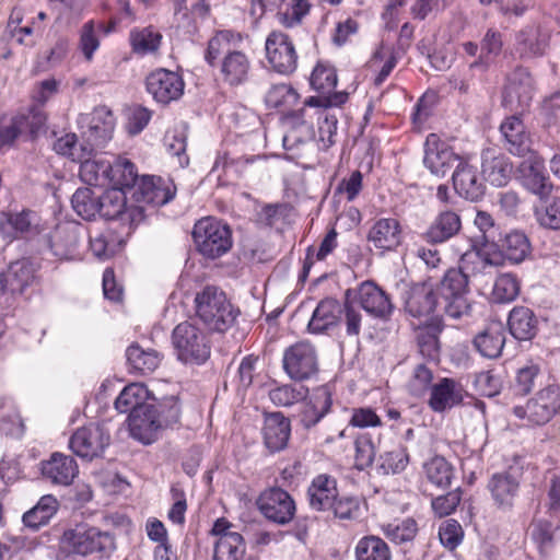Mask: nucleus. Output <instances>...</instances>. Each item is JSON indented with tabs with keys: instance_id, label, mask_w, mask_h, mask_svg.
<instances>
[{
	"instance_id": "f257e3e1",
	"label": "nucleus",
	"mask_w": 560,
	"mask_h": 560,
	"mask_svg": "<svg viewBox=\"0 0 560 560\" xmlns=\"http://www.w3.org/2000/svg\"><path fill=\"white\" fill-rule=\"evenodd\" d=\"M197 318L212 332L224 334L236 322L240 310L228 299L225 292L215 285H206L197 291L194 299Z\"/></svg>"
},
{
	"instance_id": "f03ea898",
	"label": "nucleus",
	"mask_w": 560,
	"mask_h": 560,
	"mask_svg": "<svg viewBox=\"0 0 560 560\" xmlns=\"http://www.w3.org/2000/svg\"><path fill=\"white\" fill-rule=\"evenodd\" d=\"M61 549L68 555L109 559L116 550L113 533L88 523H79L63 532Z\"/></svg>"
},
{
	"instance_id": "7ed1b4c3",
	"label": "nucleus",
	"mask_w": 560,
	"mask_h": 560,
	"mask_svg": "<svg viewBox=\"0 0 560 560\" xmlns=\"http://www.w3.org/2000/svg\"><path fill=\"white\" fill-rule=\"evenodd\" d=\"M172 346L177 361L186 365H201L211 354V343L206 331L187 320L173 329Z\"/></svg>"
},
{
	"instance_id": "20e7f679",
	"label": "nucleus",
	"mask_w": 560,
	"mask_h": 560,
	"mask_svg": "<svg viewBox=\"0 0 560 560\" xmlns=\"http://www.w3.org/2000/svg\"><path fill=\"white\" fill-rule=\"evenodd\" d=\"M468 275L463 269L451 268L436 285L438 294L443 303L444 313L454 319L462 318L470 313L467 300Z\"/></svg>"
},
{
	"instance_id": "39448f33",
	"label": "nucleus",
	"mask_w": 560,
	"mask_h": 560,
	"mask_svg": "<svg viewBox=\"0 0 560 560\" xmlns=\"http://www.w3.org/2000/svg\"><path fill=\"white\" fill-rule=\"evenodd\" d=\"M560 411V387L551 384L541 388L525 405H516L512 413L530 425H544Z\"/></svg>"
},
{
	"instance_id": "423d86ee",
	"label": "nucleus",
	"mask_w": 560,
	"mask_h": 560,
	"mask_svg": "<svg viewBox=\"0 0 560 560\" xmlns=\"http://www.w3.org/2000/svg\"><path fill=\"white\" fill-rule=\"evenodd\" d=\"M192 237L198 250L208 258H217L232 247V233L228 224L214 218H203L194 226Z\"/></svg>"
},
{
	"instance_id": "0eeeda50",
	"label": "nucleus",
	"mask_w": 560,
	"mask_h": 560,
	"mask_svg": "<svg viewBox=\"0 0 560 560\" xmlns=\"http://www.w3.org/2000/svg\"><path fill=\"white\" fill-rule=\"evenodd\" d=\"M348 93L340 91L332 95H316L305 100V105L314 107L318 120V138L322 148L327 150L336 142L338 117L332 107H339L348 101Z\"/></svg>"
},
{
	"instance_id": "6e6552de",
	"label": "nucleus",
	"mask_w": 560,
	"mask_h": 560,
	"mask_svg": "<svg viewBox=\"0 0 560 560\" xmlns=\"http://www.w3.org/2000/svg\"><path fill=\"white\" fill-rule=\"evenodd\" d=\"M282 363L284 372L293 381H307L318 373L317 351L308 341H299L287 348Z\"/></svg>"
},
{
	"instance_id": "1a4fd4ad",
	"label": "nucleus",
	"mask_w": 560,
	"mask_h": 560,
	"mask_svg": "<svg viewBox=\"0 0 560 560\" xmlns=\"http://www.w3.org/2000/svg\"><path fill=\"white\" fill-rule=\"evenodd\" d=\"M47 116L38 106L13 116L8 125L0 127V149L11 147L19 137H37L46 130Z\"/></svg>"
},
{
	"instance_id": "9d476101",
	"label": "nucleus",
	"mask_w": 560,
	"mask_h": 560,
	"mask_svg": "<svg viewBox=\"0 0 560 560\" xmlns=\"http://www.w3.org/2000/svg\"><path fill=\"white\" fill-rule=\"evenodd\" d=\"M256 504L268 521L278 525L289 524L296 512L293 498L279 487L264 490L257 498Z\"/></svg>"
},
{
	"instance_id": "9b49d317",
	"label": "nucleus",
	"mask_w": 560,
	"mask_h": 560,
	"mask_svg": "<svg viewBox=\"0 0 560 560\" xmlns=\"http://www.w3.org/2000/svg\"><path fill=\"white\" fill-rule=\"evenodd\" d=\"M266 58L270 67L280 74H291L298 67V54L289 35L272 31L265 43Z\"/></svg>"
},
{
	"instance_id": "f8f14e48",
	"label": "nucleus",
	"mask_w": 560,
	"mask_h": 560,
	"mask_svg": "<svg viewBox=\"0 0 560 560\" xmlns=\"http://www.w3.org/2000/svg\"><path fill=\"white\" fill-rule=\"evenodd\" d=\"M405 311L412 317H430L443 305L435 283L423 281L409 285L402 295Z\"/></svg>"
},
{
	"instance_id": "ddd939ff",
	"label": "nucleus",
	"mask_w": 560,
	"mask_h": 560,
	"mask_svg": "<svg viewBox=\"0 0 560 560\" xmlns=\"http://www.w3.org/2000/svg\"><path fill=\"white\" fill-rule=\"evenodd\" d=\"M534 80L527 69L518 67L508 77L503 90L502 104L514 112L525 110L534 96Z\"/></svg>"
},
{
	"instance_id": "4468645a",
	"label": "nucleus",
	"mask_w": 560,
	"mask_h": 560,
	"mask_svg": "<svg viewBox=\"0 0 560 560\" xmlns=\"http://www.w3.org/2000/svg\"><path fill=\"white\" fill-rule=\"evenodd\" d=\"M81 121L86 124V129L82 131L86 145H81V149L88 151V154H92L94 148H103L112 139L115 117L107 107H96Z\"/></svg>"
},
{
	"instance_id": "2eb2a0df",
	"label": "nucleus",
	"mask_w": 560,
	"mask_h": 560,
	"mask_svg": "<svg viewBox=\"0 0 560 560\" xmlns=\"http://www.w3.org/2000/svg\"><path fill=\"white\" fill-rule=\"evenodd\" d=\"M351 290V301L359 304L369 315L383 322L390 318L394 304L389 295L374 282L364 281Z\"/></svg>"
},
{
	"instance_id": "dca6fc26",
	"label": "nucleus",
	"mask_w": 560,
	"mask_h": 560,
	"mask_svg": "<svg viewBox=\"0 0 560 560\" xmlns=\"http://www.w3.org/2000/svg\"><path fill=\"white\" fill-rule=\"evenodd\" d=\"M467 155L457 154L451 145L436 133H430L424 143L423 164L431 174L438 177H444L446 173L460 160H465Z\"/></svg>"
},
{
	"instance_id": "f3484780",
	"label": "nucleus",
	"mask_w": 560,
	"mask_h": 560,
	"mask_svg": "<svg viewBox=\"0 0 560 560\" xmlns=\"http://www.w3.org/2000/svg\"><path fill=\"white\" fill-rule=\"evenodd\" d=\"M109 434L98 424L78 429L69 441L72 452L79 457L93 459L103 454L109 444Z\"/></svg>"
},
{
	"instance_id": "a211bd4d",
	"label": "nucleus",
	"mask_w": 560,
	"mask_h": 560,
	"mask_svg": "<svg viewBox=\"0 0 560 560\" xmlns=\"http://www.w3.org/2000/svg\"><path fill=\"white\" fill-rule=\"evenodd\" d=\"M145 86L155 102L166 105L183 95L185 83L177 72L158 69L147 77Z\"/></svg>"
},
{
	"instance_id": "6ab92c4d",
	"label": "nucleus",
	"mask_w": 560,
	"mask_h": 560,
	"mask_svg": "<svg viewBox=\"0 0 560 560\" xmlns=\"http://www.w3.org/2000/svg\"><path fill=\"white\" fill-rule=\"evenodd\" d=\"M132 189L133 197L138 202L153 206L166 205L173 200L176 194L174 183L160 176H142L138 178Z\"/></svg>"
},
{
	"instance_id": "aec40b11",
	"label": "nucleus",
	"mask_w": 560,
	"mask_h": 560,
	"mask_svg": "<svg viewBox=\"0 0 560 560\" xmlns=\"http://www.w3.org/2000/svg\"><path fill=\"white\" fill-rule=\"evenodd\" d=\"M517 178L525 189L540 199L547 198L553 188L542 161L534 153L528 154V158L518 165Z\"/></svg>"
},
{
	"instance_id": "412c9836",
	"label": "nucleus",
	"mask_w": 560,
	"mask_h": 560,
	"mask_svg": "<svg viewBox=\"0 0 560 560\" xmlns=\"http://www.w3.org/2000/svg\"><path fill=\"white\" fill-rule=\"evenodd\" d=\"M311 109H314V107L304 104L302 108L289 112L284 116L283 122L289 127L282 139L285 150H293L313 138L314 122L313 115L310 114Z\"/></svg>"
},
{
	"instance_id": "4be33fe9",
	"label": "nucleus",
	"mask_w": 560,
	"mask_h": 560,
	"mask_svg": "<svg viewBox=\"0 0 560 560\" xmlns=\"http://www.w3.org/2000/svg\"><path fill=\"white\" fill-rule=\"evenodd\" d=\"M453 187L458 196L478 201L485 195V185L478 175L477 167L470 163L469 156L460 160L452 175Z\"/></svg>"
},
{
	"instance_id": "5701e85b",
	"label": "nucleus",
	"mask_w": 560,
	"mask_h": 560,
	"mask_svg": "<svg viewBox=\"0 0 560 560\" xmlns=\"http://www.w3.org/2000/svg\"><path fill=\"white\" fill-rule=\"evenodd\" d=\"M460 230L459 213L453 209H443L434 217L422 238L432 245L442 244L457 235Z\"/></svg>"
},
{
	"instance_id": "b1692460",
	"label": "nucleus",
	"mask_w": 560,
	"mask_h": 560,
	"mask_svg": "<svg viewBox=\"0 0 560 560\" xmlns=\"http://www.w3.org/2000/svg\"><path fill=\"white\" fill-rule=\"evenodd\" d=\"M79 472L75 459L59 452L52 453L49 459L42 463V474L54 485L69 486Z\"/></svg>"
},
{
	"instance_id": "393cba45",
	"label": "nucleus",
	"mask_w": 560,
	"mask_h": 560,
	"mask_svg": "<svg viewBox=\"0 0 560 560\" xmlns=\"http://www.w3.org/2000/svg\"><path fill=\"white\" fill-rule=\"evenodd\" d=\"M291 423L281 412L267 413L264 419L262 438L265 446L271 452H280L288 445Z\"/></svg>"
},
{
	"instance_id": "a878e982",
	"label": "nucleus",
	"mask_w": 560,
	"mask_h": 560,
	"mask_svg": "<svg viewBox=\"0 0 560 560\" xmlns=\"http://www.w3.org/2000/svg\"><path fill=\"white\" fill-rule=\"evenodd\" d=\"M505 149L513 155L526 156L533 153L530 138L522 119L513 115L504 119L500 126Z\"/></svg>"
},
{
	"instance_id": "bb28decb",
	"label": "nucleus",
	"mask_w": 560,
	"mask_h": 560,
	"mask_svg": "<svg viewBox=\"0 0 560 560\" xmlns=\"http://www.w3.org/2000/svg\"><path fill=\"white\" fill-rule=\"evenodd\" d=\"M252 69L249 57L241 50L229 49L220 61L222 80L230 86H237L248 80Z\"/></svg>"
},
{
	"instance_id": "cd10ccee",
	"label": "nucleus",
	"mask_w": 560,
	"mask_h": 560,
	"mask_svg": "<svg viewBox=\"0 0 560 560\" xmlns=\"http://www.w3.org/2000/svg\"><path fill=\"white\" fill-rule=\"evenodd\" d=\"M520 489L518 479L509 471L497 472L488 482V490L498 509L509 511Z\"/></svg>"
},
{
	"instance_id": "c85d7f7f",
	"label": "nucleus",
	"mask_w": 560,
	"mask_h": 560,
	"mask_svg": "<svg viewBox=\"0 0 560 560\" xmlns=\"http://www.w3.org/2000/svg\"><path fill=\"white\" fill-rule=\"evenodd\" d=\"M402 233L399 222L394 218L378 219L368 234V241L383 252L395 250L401 243Z\"/></svg>"
},
{
	"instance_id": "c756f323",
	"label": "nucleus",
	"mask_w": 560,
	"mask_h": 560,
	"mask_svg": "<svg viewBox=\"0 0 560 560\" xmlns=\"http://www.w3.org/2000/svg\"><path fill=\"white\" fill-rule=\"evenodd\" d=\"M154 412L152 405H150L129 415L130 435L135 440L143 444H151L156 441L162 428Z\"/></svg>"
},
{
	"instance_id": "7c9ffc66",
	"label": "nucleus",
	"mask_w": 560,
	"mask_h": 560,
	"mask_svg": "<svg viewBox=\"0 0 560 560\" xmlns=\"http://www.w3.org/2000/svg\"><path fill=\"white\" fill-rule=\"evenodd\" d=\"M549 32L540 25H528L516 36V50L522 58L540 57L549 44Z\"/></svg>"
},
{
	"instance_id": "2f4dec72",
	"label": "nucleus",
	"mask_w": 560,
	"mask_h": 560,
	"mask_svg": "<svg viewBox=\"0 0 560 560\" xmlns=\"http://www.w3.org/2000/svg\"><path fill=\"white\" fill-rule=\"evenodd\" d=\"M462 400V386L453 378L444 377L431 386L428 405L434 412H443L459 405Z\"/></svg>"
},
{
	"instance_id": "473e14b6",
	"label": "nucleus",
	"mask_w": 560,
	"mask_h": 560,
	"mask_svg": "<svg viewBox=\"0 0 560 560\" xmlns=\"http://www.w3.org/2000/svg\"><path fill=\"white\" fill-rule=\"evenodd\" d=\"M338 497L336 479L328 475L316 476L307 488V500L312 510L327 511Z\"/></svg>"
},
{
	"instance_id": "72a5a7b5",
	"label": "nucleus",
	"mask_w": 560,
	"mask_h": 560,
	"mask_svg": "<svg viewBox=\"0 0 560 560\" xmlns=\"http://www.w3.org/2000/svg\"><path fill=\"white\" fill-rule=\"evenodd\" d=\"M511 335L517 340H530L538 331V319L529 307L514 306L508 317Z\"/></svg>"
},
{
	"instance_id": "f704fd0d",
	"label": "nucleus",
	"mask_w": 560,
	"mask_h": 560,
	"mask_svg": "<svg viewBox=\"0 0 560 560\" xmlns=\"http://www.w3.org/2000/svg\"><path fill=\"white\" fill-rule=\"evenodd\" d=\"M342 306L331 298L322 300L313 312L308 323V331L312 334H322L330 327L337 325L341 319Z\"/></svg>"
},
{
	"instance_id": "c9c22d12",
	"label": "nucleus",
	"mask_w": 560,
	"mask_h": 560,
	"mask_svg": "<svg viewBox=\"0 0 560 560\" xmlns=\"http://www.w3.org/2000/svg\"><path fill=\"white\" fill-rule=\"evenodd\" d=\"M475 349L485 358L495 359L501 355L505 345V332L501 324L489 325L472 340Z\"/></svg>"
},
{
	"instance_id": "e433bc0d",
	"label": "nucleus",
	"mask_w": 560,
	"mask_h": 560,
	"mask_svg": "<svg viewBox=\"0 0 560 560\" xmlns=\"http://www.w3.org/2000/svg\"><path fill=\"white\" fill-rule=\"evenodd\" d=\"M79 232V226L74 224H59L49 237V245L54 255L60 259L70 258L78 248Z\"/></svg>"
},
{
	"instance_id": "4c0bfd02",
	"label": "nucleus",
	"mask_w": 560,
	"mask_h": 560,
	"mask_svg": "<svg viewBox=\"0 0 560 560\" xmlns=\"http://www.w3.org/2000/svg\"><path fill=\"white\" fill-rule=\"evenodd\" d=\"M2 278L11 292L23 293L28 285L34 283L36 267L30 259L23 258L11 262Z\"/></svg>"
},
{
	"instance_id": "58836bf2",
	"label": "nucleus",
	"mask_w": 560,
	"mask_h": 560,
	"mask_svg": "<svg viewBox=\"0 0 560 560\" xmlns=\"http://www.w3.org/2000/svg\"><path fill=\"white\" fill-rule=\"evenodd\" d=\"M481 167L485 179L495 187H503L511 179L513 166L503 154L485 153Z\"/></svg>"
},
{
	"instance_id": "ea45409f",
	"label": "nucleus",
	"mask_w": 560,
	"mask_h": 560,
	"mask_svg": "<svg viewBox=\"0 0 560 560\" xmlns=\"http://www.w3.org/2000/svg\"><path fill=\"white\" fill-rule=\"evenodd\" d=\"M126 358L131 372L148 375L154 372L161 363L162 357L154 349H144L138 343L129 346Z\"/></svg>"
},
{
	"instance_id": "a19ab883",
	"label": "nucleus",
	"mask_w": 560,
	"mask_h": 560,
	"mask_svg": "<svg viewBox=\"0 0 560 560\" xmlns=\"http://www.w3.org/2000/svg\"><path fill=\"white\" fill-rule=\"evenodd\" d=\"M331 395L326 388H319L304 405L301 413V423L305 429L316 425L331 408Z\"/></svg>"
},
{
	"instance_id": "79ce46f5",
	"label": "nucleus",
	"mask_w": 560,
	"mask_h": 560,
	"mask_svg": "<svg viewBox=\"0 0 560 560\" xmlns=\"http://www.w3.org/2000/svg\"><path fill=\"white\" fill-rule=\"evenodd\" d=\"M79 175L82 182L90 186H103L108 184V171H110V161L103 156L91 155L79 160Z\"/></svg>"
},
{
	"instance_id": "37998d69",
	"label": "nucleus",
	"mask_w": 560,
	"mask_h": 560,
	"mask_svg": "<svg viewBox=\"0 0 560 560\" xmlns=\"http://www.w3.org/2000/svg\"><path fill=\"white\" fill-rule=\"evenodd\" d=\"M503 47L502 34L493 28H489L480 43L479 57L469 65L470 69H477L486 72L501 54Z\"/></svg>"
},
{
	"instance_id": "c03bdc74",
	"label": "nucleus",
	"mask_w": 560,
	"mask_h": 560,
	"mask_svg": "<svg viewBox=\"0 0 560 560\" xmlns=\"http://www.w3.org/2000/svg\"><path fill=\"white\" fill-rule=\"evenodd\" d=\"M441 331L442 327L439 320L421 326L416 330L419 352L428 361H439L441 352L439 335Z\"/></svg>"
},
{
	"instance_id": "a18cd8bd",
	"label": "nucleus",
	"mask_w": 560,
	"mask_h": 560,
	"mask_svg": "<svg viewBox=\"0 0 560 560\" xmlns=\"http://www.w3.org/2000/svg\"><path fill=\"white\" fill-rule=\"evenodd\" d=\"M138 171L136 165L125 156H116L110 161V171H108V185L119 189H132L138 180Z\"/></svg>"
},
{
	"instance_id": "49530a36",
	"label": "nucleus",
	"mask_w": 560,
	"mask_h": 560,
	"mask_svg": "<svg viewBox=\"0 0 560 560\" xmlns=\"http://www.w3.org/2000/svg\"><path fill=\"white\" fill-rule=\"evenodd\" d=\"M502 253L513 264H520L530 254L528 237L521 231H510L503 237H497Z\"/></svg>"
},
{
	"instance_id": "de8ad7c7",
	"label": "nucleus",
	"mask_w": 560,
	"mask_h": 560,
	"mask_svg": "<svg viewBox=\"0 0 560 560\" xmlns=\"http://www.w3.org/2000/svg\"><path fill=\"white\" fill-rule=\"evenodd\" d=\"M149 395L150 392L143 384L131 383L127 385L116 398L115 408L121 413H135L148 406L145 401Z\"/></svg>"
},
{
	"instance_id": "09e8293b",
	"label": "nucleus",
	"mask_w": 560,
	"mask_h": 560,
	"mask_svg": "<svg viewBox=\"0 0 560 560\" xmlns=\"http://www.w3.org/2000/svg\"><path fill=\"white\" fill-rule=\"evenodd\" d=\"M58 508V500L54 495H43L34 508L24 513L23 523L26 527L38 529L49 522Z\"/></svg>"
},
{
	"instance_id": "8fccbe9b",
	"label": "nucleus",
	"mask_w": 560,
	"mask_h": 560,
	"mask_svg": "<svg viewBox=\"0 0 560 560\" xmlns=\"http://www.w3.org/2000/svg\"><path fill=\"white\" fill-rule=\"evenodd\" d=\"M132 51L139 56L156 52L161 46L162 35L153 27L135 28L130 32Z\"/></svg>"
},
{
	"instance_id": "3c124183",
	"label": "nucleus",
	"mask_w": 560,
	"mask_h": 560,
	"mask_svg": "<svg viewBox=\"0 0 560 560\" xmlns=\"http://www.w3.org/2000/svg\"><path fill=\"white\" fill-rule=\"evenodd\" d=\"M246 544L242 535H225L217 538L213 546V560H242Z\"/></svg>"
},
{
	"instance_id": "603ef678",
	"label": "nucleus",
	"mask_w": 560,
	"mask_h": 560,
	"mask_svg": "<svg viewBox=\"0 0 560 560\" xmlns=\"http://www.w3.org/2000/svg\"><path fill=\"white\" fill-rule=\"evenodd\" d=\"M126 201V192L122 189L110 187L100 196L97 215L106 220H114L124 213Z\"/></svg>"
},
{
	"instance_id": "864d4df0",
	"label": "nucleus",
	"mask_w": 560,
	"mask_h": 560,
	"mask_svg": "<svg viewBox=\"0 0 560 560\" xmlns=\"http://www.w3.org/2000/svg\"><path fill=\"white\" fill-rule=\"evenodd\" d=\"M427 479L434 486L445 489L451 486L454 477L453 466L442 456H434L424 466Z\"/></svg>"
},
{
	"instance_id": "5fc2aeb1",
	"label": "nucleus",
	"mask_w": 560,
	"mask_h": 560,
	"mask_svg": "<svg viewBox=\"0 0 560 560\" xmlns=\"http://www.w3.org/2000/svg\"><path fill=\"white\" fill-rule=\"evenodd\" d=\"M544 373L540 364L529 361L516 372L514 380V389L516 394L527 395L537 385L542 384Z\"/></svg>"
},
{
	"instance_id": "6e6d98bb",
	"label": "nucleus",
	"mask_w": 560,
	"mask_h": 560,
	"mask_svg": "<svg viewBox=\"0 0 560 560\" xmlns=\"http://www.w3.org/2000/svg\"><path fill=\"white\" fill-rule=\"evenodd\" d=\"M355 558L357 560H390V551L382 538L366 536L358 541Z\"/></svg>"
},
{
	"instance_id": "4d7b16f0",
	"label": "nucleus",
	"mask_w": 560,
	"mask_h": 560,
	"mask_svg": "<svg viewBox=\"0 0 560 560\" xmlns=\"http://www.w3.org/2000/svg\"><path fill=\"white\" fill-rule=\"evenodd\" d=\"M468 248L458 253L460 256L458 269H463L465 273H476L485 269L487 266L495 265L497 261L490 258L481 249L470 241H467Z\"/></svg>"
},
{
	"instance_id": "13d9d810",
	"label": "nucleus",
	"mask_w": 560,
	"mask_h": 560,
	"mask_svg": "<svg viewBox=\"0 0 560 560\" xmlns=\"http://www.w3.org/2000/svg\"><path fill=\"white\" fill-rule=\"evenodd\" d=\"M109 28H106L103 23L97 25L94 21H88L80 30L79 48L88 61L93 59L94 52L100 47V33L107 34Z\"/></svg>"
},
{
	"instance_id": "bf43d9fd",
	"label": "nucleus",
	"mask_w": 560,
	"mask_h": 560,
	"mask_svg": "<svg viewBox=\"0 0 560 560\" xmlns=\"http://www.w3.org/2000/svg\"><path fill=\"white\" fill-rule=\"evenodd\" d=\"M311 4L307 0H288L280 10L276 12L278 22L291 28L301 24L304 16L310 12Z\"/></svg>"
},
{
	"instance_id": "052dcab7",
	"label": "nucleus",
	"mask_w": 560,
	"mask_h": 560,
	"mask_svg": "<svg viewBox=\"0 0 560 560\" xmlns=\"http://www.w3.org/2000/svg\"><path fill=\"white\" fill-rule=\"evenodd\" d=\"M100 196L91 188H79L71 198V205L78 215L84 220H93L100 212L97 208Z\"/></svg>"
},
{
	"instance_id": "680f3d73",
	"label": "nucleus",
	"mask_w": 560,
	"mask_h": 560,
	"mask_svg": "<svg viewBox=\"0 0 560 560\" xmlns=\"http://www.w3.org/2000/svg\"><path fill=\"white\" fill-rule=\"evenodd\" d=\"M308 389L305 386L290 384L271 388L268 393L269 399L277 407H290L306 398Z\"/></svg>"
},
{
	"instance_id": "e2e57ef3",
	"label": "nucleus",
	"mask_w": 560,
	"mask_h": 560,
	"mask_svg": "<svg viewBox=\"0 0 560 560\" xmlns=\"http://www.w3.org/2000/svg\"><path fill=\"white\" fill-rule=\"evenodd\" d=\"M38 217L35 212L23 210L19 213L10 214L8 224L14 230V237H33L40 233Z\"/></svg>"
},
{
	"instance_id": "0e129e2a",
	"label": "nucleus",
	"mask_w": 560,
	"mask_h": 560,
	"mask_svg": "<svg viewBox=\"0 0 560 560\" xmlns=\"http://www.w3.org/2000/svg\"><path fill=\"white\" fill-rule=\"evenodd\" d=\"M409 463L407 447L397 445L390 451L384 452L378 458V468L386 475L399 474L406 469Z\"/></svg>"
},
{
	"instance_id": "69168bd1",
	"label": "nucleus",
	"mask_w": 560,
	"mask_h": 560,
	"mask_svg": "<svg viewBox=\"0 0 560 560\" xmlns=\"http://www.w3.org/2000/svg\"><path fill=\"white\" fill-rule=\"evenodd\" d=\"M520 293V282L511 273L500 275L493 284L491 298L495 303H510L514 301Z\"/></svg>"
},
{
	"instance_id": "338daca9",
	"label": "nucleus",
	"mask_w": 560,
	"mask_h": 560,
	"mask_svg": "<svg viewBox=\"0 0 560 560\" xmlns=\"http://www.w3.org/2000/svg\"><path fill=\"white\" fill-rule=\"evenodd\" d=\"M311 85L318 95H332L337 85L336 70L327 65L318 63L311 74Z\"/></svg>"
},
{
	"instance_id": "774afa93",
	"label": "nucleus",
	"mask_w": 560,
	"mask_h": 560,
	"mask_svg": "<svg viewBox=\"0 0 560 560\" xmlns=\"http://www.w3.org/2000/svg\"><path fill=\"white\" fill-rule=\"evenodd\" d=\"M152 407L162 430L172 428L179 422L180 406L177 397H165L158 405H152Z\"/></svg>"
}]
</instances>
